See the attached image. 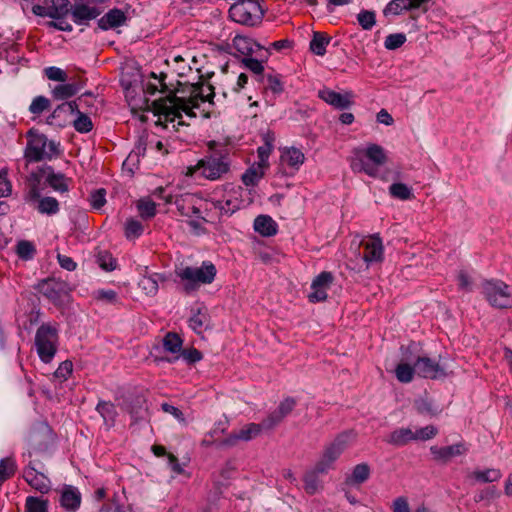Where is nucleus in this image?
Returning a JSON list of instances; mask_svg holds the SVG:
<instances>
[{
    "instance_id": "nucleus-61",
    "label": "nucleus",
    "mask_w": 512,
    "mask_h": 512,
    "mask_svg": "<svg viewBox=\"0 0 512 512\" xmlns=\"http://www.w3.org/2000/svg\"><path fill=\"white\" fill-rule=\"evenodd\" d=\"M181 356L190 364L196 363L203 358L202 353L196 348H188L182 350Z\"/></svg>"
},
{
    "instance_id": "nucleus-34",
    "label": "nucleus",
    "mask_w": 512,
    "mask_h": 512,
    "mask_svg": "<svg viewBox=\"0 0 512 512\" xmlns=\"http://www.w3.org/2000/svg\"><path fill=\"white\" fill-rule=\"evenodd\" d=\"M329 42L330 38H328L325 34L315 32L313 39L310 42V49L314 54L323 56L326 53V47Z\"/></svg>"
},
{
    "instance_id": "nucleus-49",
    "label": "nucleus",
    "mask_w": 512,
    "mask_h": 512,
    "mask_svg": "<svg viewBox=\"0 0 512 512\" xmlns=\"http://www.w3.org/2000/svg\"><path fill=\"white\" fill-rule=\"evenodd\" d=\"M357 20L364 30H370L376 23V16L372 11L363 10L357 15Z\"/></svg>"
},
{
    "instance_id": "nucleus-52",
    "label": "nucleus",
    "mask_w": 512,
    "mask_h": 512,
    "mask_svg": "<svg viewBox=\"0 0 512 512\" xmlns=\"http://www.w3.org/2000/svg\"><path fill=\"white\" fill-rule=\"evenodd\" d=\"M96 410L105 420L113 421L116 416L115 406L110 402L100 401L97 404Z\"/></svg>"
},
{
    "instance_id": "nucleus-45",
    "label": "nucleus",
    "mask_w": 512,
    "mask_h": 512,
    "mask_svg": "<svg viewBox=\"0 0 512 512\" xmlns=\"http://www.w3.org/2000/svg\"><path fill=\"white\" fill-rule=\"evenodd\" d=\"M26 512H48V501L37 497H27Z\"/></svg>"
},
{
    "instance_id": "nucleus-25",
    "label": "nucleus",
    "mask_w": 512,
    "mask_h": 512,
    "mask_svg": "<svg viewBox=\"0 0 512 512\" xmlns=\"http://www.w3.org/2000/svg\"><path fill=\"white\" fill-rule=\"evenodd\" d=\"M125 21L126 16L123 11L119 9H112L99 20V26L106 30L121 26Z\"/></svg>"
},
{
    "instance_id": "nucleus-43",
    "label": "nucleus",
    "mask_w": 512,
    "mask_h": 512,
    "mask_svg": "<svg viewBox=\"0 0 512 512\" xmlns=\"http://www.w3.org/2000/svg\"><path fill=\"white\" fill-rule=\"evenodd\" d=\"M61 285L54 280H46L40 285L41 292L50 300L56 301L59 299V290Z\"/></svg>"
},
{
    "instance_id": "nucleus-8",
    "label": "nucleus",
    "mask_w": 512,
    "mask_h": 512,
    "mask_svg": "<svg viewBox=\"0 0 512 512\" xmlns=\"http://www.w3.org/2000/svg\"><path fill=\"white\" fill-rule=\"evenodd\" d=\"M58 331L50 324H42L36 331L35 346L44 363H50L57 352Z\"/></svg>"
},
{
    "instance_id": "nucleus-9",
    "label": "nucleus",
    "mask_w": 512,
    "mask_h": 512,
    "mask_svg": "<svg viewBox=\"0 0 512 512\" xmlns=\"http://www.w3.org/2000/svg\"><path fill=\"white\" fill-rule=\"evenodd\" d=\"M230 18L240 24L255 26L261 22L263 12L257 0L234 3L229 9Z\"/></svg>"
},
{
    "instance_id": "nucleus-56",
    "label": "nucleus",
    "mask_w": 512,
    "mask_h": 512,
    "mask_svg": "<svg viewBox=\"0 0 512 512\" xmlns=\"http://www.w3.org/2000/svg\"><path fill=\"white\" fill-rule=\"evenodd\" d=\"M296 405H297L296 399H294L292 397H286L283 401L280 402V404L276 410L282 417L285 418L287 415H289L294 410Z\"/></svg>"
},
{
    "instance_id": "nucleus-6",
    "label": "nucleus",
    "mask_w": 512,
    "mask_h": 512,
    "mask_svg": "<svg viewBox=\"0 0 512 512\" xmlns=\"http://www.w3.org/2000/svg\"><path fill=\"white\" fill-rule=\"evenodd\" d=\"M357 438L354 430H347L338 434L334 440L323 450L320 460L315 465V472L327 473L333 468L335 461Z\"/></svg>"
},
{
    "instance_id": "nucleus-13",
    "label": "nucleus",
    "mask_w": 512,
    "mask_h": 512,
    "mask_svg": "<svg viewBox=\"0 0 512 512\" xmlns=\"http://www.w3.org/2000/svg\"><path fill=\"white\" fill-rule=\"evenodd\" d=\"M333 275L331 272H321L311 284L312 292L308 295V299L312 303L322 302L327 299V291L329 290L332 282Z\"/></svg>"
},
{
    "instance_id": "nucleus-2",
    "label": "nucleus",
    "mask_w": 512,
    "mask_h": 512,
    "mask_svg": "<svg viewBox=\"0 0 512 512\" xmlns=\"http://www.w3.org/2000/svg\"><path fill=\"white\" fill-rule=\"evenodd\" d=\"M208 153L195 165L187 167V176L202 177L210 181L221 179L230 170V149L216 141L207 144Z\"/></svg>"
},
{
    "instance_id": "nucleus-36",
    "label": "nucleus",
    "mask_w": 512,
    "mask_h": 512,
    "mask_svg": "<svg viewBox=\"0 0 512 512\" xmlns=\"http://www.w3.org/2000/svg\"><path fill=\"white\" fill-rule=\"evenodd\" d=\"M389 193L393 198L400 200H410L414 198L412 188L403 183H393L389 187Z\"/></svg>"
},
{
    "instance_id": "nucleus-48",
    "label": "nucleus",
    "mask_w": 512,
    "mask_h": 512,
    "mask_svg": "<svg viewBox=\"0 0 512 512\" xmlns=\"http://www.w3.org/2000/svg\"><path fill=\"white\" fill-rule=\"evenodd\" d=\"M242 63L246 68H248L251 72H253L256 75L257 81H261L264 79V66L261 61L251 57H246L242 60Z\"/></svg>"
},
{
    "instance_id": "nucleus-18",
    "label": "nucleus",
    "mask_w": 512,
    "mask_h": 512,
    "mask_svg": "<svg viewBox=\"0 0 512 512\" xmlns=\"http://www.w3.org/2000/svg\"><path fill=\"white\" fill-rule=\"evenodd\" d=\"M24 479L25 481L35 490L40 493H47L50 490V481L49 479L42 473L36 471L34 467L28 465L24 469Z\"/></svg>"
},
{
    "instance_id": "nucleus-24",
    "label": "nucleus",
    "mask_w": 512,
    "mask_h": 512,
    "mask_svg": "<svg viewBox=\"0 0 512 512\" xmlns=\"http://www.w3.org/2000/svg\"><path fill=\"white\" fill-rule=\"evenodd\" d=\"M304 153L295 147L285 148L281 154V161L296 170L304 163Z\"/></svg>"
},
{
    "instance_id": "nucleus-41",
    "label": "nucleus",
    "mask_w": 512,
    "mask_h": 512,
    "mask_svg": "<svg viewBox=\"0 0 512 512\" xmlns=\"http://www.w3.org/2000/svg\"><path fill=\"white\" fill-rule=\"evenodd\" d=\"M264 82V90H270L273 94L283 92V83L279 75L268 74L262 80Z\"/></svg>"
},
{
    "instance_id": "nucleus-11",
    "label": "nucleus",
    "mask_w": 512,
    "mask_h": 512,
    "mask_svg": "<svg viewBox=\"0 0 512 512\" xmlns=\"http://www.w3.org/2000/svg\"><path fill=\"white\" fill-rule=\"evenodd\" d=\"M260 423H248L238 430L232 431L219 442L220 446L233 447L240 442H248L258 437L262 432Z\"/></svg>"
},
{
    "instance_id": "nucleus-17",
    "label": "nucleus",
    "mask_w": 512,
    "mask_h": 512,
    "mask_svg": "<svg viewBox=\"0 0 512 512\" xmlns=\"http://www.w3.org/2000/svg\"><path fill=\"white\" fill-rule=\"evenodd\" d=\"M467 448L462 443L453 444L446 447L432 446L430 452L436 461L447 463L453 457L463 455L466 453Z\"/></svg>"
},
{
    "instance_id": "nucleus-42",
    "label": "nucleus",
    "mask_w": 512,
    "mask_h": 512,
    "mask_svg": "<svg viewBox=\"0 0 512 512\" xmlns=\"http://www.w3.org/2000/svg\"><path fill=\"white\" fill-rule=\"evenodd\" d=\"M402 11H411L408 0H391L383 10L385 16L399 15Z\"/></svg>"
},
{
    "instance_id": "nucleus-46",
    "label": "nucleus",
    "mask_w": 512,
    "mask_h": 512,
    "mask_svg": "<svg viewBox=\"0 0 512 512\" xmlns=\"http://www.w3.org/2000/svg\"><path fill=\"white\" fill-rule=\"evenodd\" d=\"M17 255L24 260L32 259L36 253L35 246L32 242L22 240L16 246Z\"/></svg>"
},
{
    "instance_id": "nucleus-62",
    "label": "nucleus",
    "mask_w": 512,
    "mask_h": 512,
    "mask_svg": "<svg viewBox=\"0 0 512 512\" xmlns=\"http://www.w3.org/2000/svg\"><path fill=\"white\" fill-rule=\"evenodd\" d=\"M73 364L71 361L62 362L57 370L55 371V376L59 379L66 380L72 373Z\"/></svg>"
},
{
    "instance_id": "nucleus-33",
    "label": "nucleus",
    "mask_w": 512,
    "mask_h": 512,
    "mask_svg": "<svg viewBox=\"0 0 512 512\" xmlns=\"http://www.w3.org/2000/svg\"><path fill=\"white\" fill-rule=\"evenodd\" d=\"M502 474L498 469H487L484 471H474L471 473L470 477L477 482L480 483H490L498 481L501 478Z\"/></svg>"
},
{
    "instance_id": "nucleus-37",
    "label": "nucleus",
    "mask_w": 512,
    "mask_h": 512,
    "mask_svg": "<svg viewBox=\"0 0 512 512\" xmlns=\"http://www.w3.org/2000/svg\"><path fill=\"white\" fill-rule=\"evenodd\" d=\"M415 372V365L411 366L408 363H399L395 369L396 378L401 383L411 382Z\"/></svg>"
},
{
    "instance_id": "nucleus-16",
    "label": "nucleus",
    "mask_w": 512,
    "mask_h": 512,
    "mask_svg": "<svg viewBox=\"0 0 512 512\" xmlns=\"http://www.w3.org/2000/svg\"><path fill=\"white\" fill-rule=\"evenodd\" d=\"M239 197L240 188L231 189L224 195L223 199H220L215 203V207L218 208L222 214L232 215L241 207L242 201Z\"/></svg>"
},
{
    "instance_id": "nucleus-40",
    "label": "nucleus",
    "mask_w": 512,
    "mask_h": 512,
    "mask_svg": "<svg viewBox=\"0 0 512 512\" xmlns=\"http://www.w3.org/2000/svg\"><path fill=\"white\" fill-rule=\"evenodd\" d=\"M37 210L42 214H56L59 211V203L53 197H44L38 201Z\"/></svg>"
},
{
    "instance_id": "nucleus-29",
    "label": "nucleus",
    "mask_w": 512,
    "mask_h": 512,
    "mask_svg": "<svg viewBox=\"0 0 512 512\" xmlns=\"http://www.w3.org/2000/svg\"><path fill=\"white\" fill-rule=\"evenodd\" d=\"M163 348L166 352L176 354L181 351L183 340L175 332H168L162 341Z\"/></svg>"
},
{
    "instance_id": "nucleus-7",
    "label": "nucleus",
    "mask_w": 512,
    "mask_h": 512,
    "mask_svg": "<svg viewBox=\"0 0 512 512\" xmlns=\"http://www.w3.org/2000/svg\"><path fill=\"white\" fill-rule=\"evenodd\" d=\"M76 114L77 118L72 121L74 129L79 133H88L93 129V123L89 116L79 110L76 101L65 102L58 105L53 112L47 117L49 125H57L59 127L67 126L70 121L60 120L62 115Z\"/></svg>"
},
{
    "instance_id": "nucleus-59",
    "label": "nucleus",
    "mask_w": 512,
    "mask_h": 512,
    "mask_svg": "<svg viewBox=\"0 0 512 512\" xmlns=\"http://www.w3.org/2000/svg\"><path fill=\"white\" fill-rule=\"evenodd\" d=\"M272 149H273V146L269 142H266L265 145L258 147L257 153H258L259 161L257 163L261 164L262 167L269 166L268 158L272 152Z\"/></svg>"
},
{
    "instance_id": "nucleus-5",
    "label": "nucleus",
    "mask_w": 512,
    "mask_h": 512,
    "mask_svg": "<svg viewBox=\"0 0 512 512\" xmlns=\"http://www.w3.org/2000/svg\"><path fill=\"white\" fill-rule=\"evenodd\" d=\"M60 154L59 143L48 140L46 135L30 129L27 132V144L24 158L28 163L51 160Z\"/></svg>"
},
{
    "instance_id": "nucleus-38",
    "label": "nucleus",
    "mask_w": 512,
    "mask_h": 512,
    "mask_svg": "<svg viewBox=\"0 0 512 512\" xmlns=\"http://www.w3.org/2000/svg\"><path fill=\"white\" fill-rule=\"evenodd\" d=\"M137 209L143 219L153 218L156 214V204L149 198L140 199L137 202Z\"/></svg>"
},
{
    "instance_id": "nucleus-31",
    "label": "nucleus",
    "mask_w": 512,
    "mask_h": 512,
    "mask_svg": "<svg viewBox=\"0 0 512 512\" xmlns=\"http://www.w3.org/2000/svg\"><path fill=\"white\" fill-rule=\"evenodd\" d=\"M370 476V467L366 463L357 464L352 474L347 478V482L351 484H361Z\"/></svg>"
},
{
    "instance_id": "nucleus-14",
    "label": "nucleus",
    "mask_w": 512,
    "mask_h": 512,
    "mask_svg": "<svg viewBox=\"0 0 512 512\" xmlns=\"http://www.w3.org/2000/svg\"><path fill=\"white\" fill-rule=\"evenodd\" d=\"M189 327L197 334H202L210 326L208 308L203 303H197L191 308V316L188 320Z\"/></svg>"
},
{
    "instance_id": "nucleus-22",
    "label": "nucleus",
    "mask_w": 512,
    "mask_h": 512,
    "mask_svg": "<svg viewBox=\"0 0 512 512\" xmlns=\"http://www.w3.org/2000/svg\"><path fill=\"white\" fill-rule=\"evenodd\" d=\"M150 77L153 79V82L149 81L145 85V93L149 95H154L157 92L166 93L167 97L171 93H176L173 90H170L165 82V79L167 75L165 73H161L159 76H157L154 72L150 74Z\"/></svg>"
},
{
    "instance_id": "nucleus-26",
    "label": "nucleus",
    "mask_w": 512,
    "mask_h": 512,
    "mask_svg": "<svg viewBox=\"0 0 512 512\" xmlns=\"http://www.w3.org/2000/svg\"><path fill=\"white\" fill-rule=\"evenodd\" d=\"M100 12L95 7L85 4L75 6L72 12V18L77 24H84L86 21L95 19Z\"/></svg>"
},
{
    "instance_id": "nucleus-19",
    "label": "nucleus",
    "mask_w": 512,
    "mask_h": 512,
    "mask_svg": "<svg viewBox=\"0 0 512 512\" xmlns=\"http://www.w3.org/2000/svg\"><path fill=\"white\" fill-rule=\"evenodd\" d=\"M416 373L423 378L435 379L441 373V367L439 363L429 357H418L415 362Z\"/></svg>"
},
{
    "instance_id": "nucleus-55",
    "label": "nucleus",
    "mask_w": 512,
    "mask_h": 512,
    "mask_svg": "<svg viewBox=\"0 0 512 512\" xmlns=\"http://www.w3.org/2000/svg\"><path fill=\"white\" fill-rule=\"evenodd\" d=\"M45 76L52 81L66 82L68 80L67 73L58 67H48L44 70Z\"/></svg>"
},
{
    "instance_id": "nucleus-35",
    "label": "nucleus",
    "mask_w": 512,
    "mask_h": 512,
    "mask_svg": "<svg viewBox=\"0 0 512 512\" xmlns=\"http://www.w3.org/2000/svg\"><path fill=\"white\" fill-rule=\"evenodd\" d=\"M48 10L54 14V19H60L68 12V0H44Z\"/></svg>"
},
{
    "instance_id": "nucleus-60",
    "label": "nucleus",
    "mask_w": 512,
    "mask_h": 512,
    "mask_svg": "<svg viewBox=\"0 0 512 512\" xmlns=\"http://www.w3.org/2000/svg\"><path fill=\"white\" fill-rule=\"evenodd\" d=\"M48 184L58 191H66L67 185L62 174H51L47 177Z\"/></svg>"
},
{
    "instance_id": "nucleus-3",
    "label": "nucleus",
    "mask_w": 512,
    "mask_h": 512,
    "mask_svg": "<svg viewBox=\"0 0 512 512\" xmlns=\"http://www.w3.org/2000/svg\"><path fill=\"white\" fill-rule=\"evenodd\" d=\"M387 160L385 149L373 143L366 148L354 149L350 165L354 172H363L370 177H377L379 167L386 164Z\"/></svg>"
},
{
    "instance_id": "nucleus-32",
    "label": "nucleus",
    "mask_w": 512,
    "mask_h": 512,
    "mask_svg": "<svg viewBox=\"0 0 512 512\" xmlns=\"http://www.w3.org/2000/svg\"><path fill=\"white\" fill-rule=\"evenodd\" d=\"M235 50L244 56H249L253 53V46L255 42L246 36L237 35L232 41Z\"/></svg>"
},
{
    "instance_id": "nucleus-63",
    "label": "nucleus",
    "mask_w": 512,
    "mask_h": 512,
    "mask_svg": "<svg viewBox=\"0 0 512 512\" xmlns=\"http://www.w3.org/2000/svg\"><path fill=\"white\" fill-rule=\"evenodd\" d=\"M391 509L393 512H411L408 500L406 497H397L393 502Z\"/></svg>"
},
{
    "instance_id": "nucleus-51",
    "label": "nucleus",
    "mask_w": 512,
    "mask_h": 512,
    "mask_svg": "<svg viewBox=\"0 0 512 512\" xmlns=\"http://www.w3.org/2000/svg\"><path fill=\"white\" fill-rule=\"evenodd\" d=\"M316 474L318 473L314 471L313 473L306 475L304 478L305 491L310 495L315 494L321 487Z\"/></svg>"
},
{
    "instance_id": "nucleus-4",
    "label": "nucleus",
    "mask_w": 512,
    "mask_h": 512,
    "mask_svg": "<svg viewBox=\"0 0 512 512\" xmlns=\"http://www.w3.org/2000/svg\"><path fill=\"white\" fill-rule=\"evenodd\" d=\"M175 273L180 279L182 291L191 294L201 285L211 284L216 277L217 269L212 262L205 261L200 267H181L176 269Z\"/></svg>"
},
{
    "instance_id": "nucleus-21",
    "label": "nucleus",
    "mask_w": 512,
    "mask_h": 512,
    "mask_svg": "<svg viewBox=\"0 0 512 512\" xmlns=\"http://www.w3.org/2000/svg\"><path fill=\"white\" fill-rule=\"evenodd\" d=\"M83 87L81 79L72 82H62V84L56 85L52 90V96L56 100H66L75 96L79 90Z\"/></svg>"
},
{
    "instance_id": "nucleus-54",
    "label": "nucleus",
    "mask_w": 512,
    "mask_h": 512,
    "mask_svg": "<svg viewBox=\"0 0 512 512\" xmlns=\"http://www.w3.org/2000/svg\"><path fill=\"white\" fill-rule=\"evenodd\" d=\"M97 263L106 271H112L116 268V261L108 252H100L97 256Z\"/></svg>"
},
{
    "instance_id": "nucleus-1",
    "label": "nucleus",
    "mask_w": 512,
    "mask_h": 512,
    "mask_svg": "<svg viewBox=\"0 0 512 512\" xmlns=\"http://www.w3.org/2000/svg\"><path fill=\"white\" fill-rule=\"evenodd\" d=\"M214 87L211 84L203 82L192 85V90L188 98L178 97L176 93H171L167 97H161L152 101L151 110L159 117V121L174 122L178 120L179 125H183L182 112L189 118H196L194 109L199 107L200 102H211L214 97Z\"/></svg>"
},
{
    "instance_id": "nucleus-44",
    "label": "nucleus",
    "mask_w": 512,
    "mask_h": 512,
    "mask_svg": "<svg viewBox=\"0 0 512 512\" xmlns=\"http://www.w3.org/2000/svg\"><path fill=\"white\" fill-rule=\"evenodd\" d=\"M51 106L50 100L45 96H37L35 97L30 106L29 111L33 115H40L44 111L48 110Z\"/></svg>"
},
{
    "instance_id": "nucleus-27",
    "label": "nucleus",
    "mask_w": 512,
    "mask_h": 512,
    "mask_svg": "<svg viewBox=\"0 0 512 512\" xmlns=\"http://www.w3.org/2000/svg\"><path fill=\"white\" fill-rule=\"evenodd\" d=\"M386 441L395 446H403L415 441V434L410 428H399L392 431Z\"/></svg>"
},
{
    "instance_id": "nucleus-12",
    "label": "nucleus",
    "mask_w": 512,
    "mask_h": 512,
    "mask_svg": "<svg viewBox=\"0 0 512 512\" xmlns=\"http://www.w3.org/2000/svg\"><path fill=\"white\" fill-rule=\"evenodd\" d=\"M360 246L363 248V260L367 263L382 262L384 247L378 235H370L364 238Z\"/></svg>"
},
{
    "instance_id": "nucleus-57",
    "label": "nucleus",
    "mask_w": 512,
    "mask_h": 512,
    "mask_svg": "<svg viewBox=\"0 0 512 512\" xmlns=\"http://www.w3.org/2000/svg\"><path fill=\"white\" fill-rule=\"evenodd\" d=\"M438 433V430L436 427L432 425H428L426 427L420 428L414 432L415 434V441L416 440H429L434 438Z\"/></svg>"
},
{
    "instance_id": "nucleus-15",
    "label": "nucleus",
    "mask_w": 512,
    "mask_h": 512,
    "mask_svg": "<svg viewBox=\"0 0 512 512\" xmlns=\"http://www.w3.org/2000/svg\"><path fill=\"white\" fill-rule=\"evenodd\" d=\"M59 504L67 512H76L82 502V495L77 487L64 485L59 490Z\"/></svg>"
},
{
    "instance_id": "nucleus-10",
    "label": "nucleus",
    "mask_w": 512,
    "mask_h": 512,
    "mask_svg": "<svg viewBox=\"0 0 512 512\" xmlns=\"http://www.w3.org/2000/svg\"><path fill=\"white\" fill-rule=\"evenodd\" d=\"M481 289L482 294L493 307L507 308L512 303L509 286L500 280H486L481 284Z\"/></svg>"
},
{
    "instance_id": "nucleus-20",
    "label": "nucleus",
    "mask_w": 512,
    "mask_h": 512,
    "mask_svg": "<svg viewBox=\"0 0 512 512\" xmlns=\"http://www.w3.org/2000/svg\"><path fill=\"white\" fill-rule=\"evenodd\" d=\"M319 98L326 103L336 108H347L351 105L352 93H345L344 95L337 93L330 89H322L318 92Z\"/></svg>"
},
{
    "instance_id": "nucleus-64",
    "label": "nucleus",
    "mask_w": 512,
    "mask_h": 512,
    "mask_svg": "<svg viewBox=\"0 0 512 512\" xmlns=\"http://www.w3.org/2000/svg\"><path fill=\"white\" fill-rule=\"evenodd\" d=\"M96 299L107 303H116L118 296L114 290H99L97 291Z\"/></svg>"
},
{
    "instance_id": "nucleus-53",
    "label": "nucleus",
    "mask_w": 512,
    "mask_h": 512,
    "mask_svg": "<svg viewBox=\"0 0 512 512\" xmlns=\"http://www.w3.org/2000/svg\"><path fill=\"white\" fill-rule=\"evenodd\" d=\"M283 419L284 417H282L275 409L265 419L262 420L260 425L262 426L263 430H271L277 425H279L283 421Z\"/></svg>"
},
{
    "instance_id": "nucleus-23",
    "label": "nucleus",
    "mask_w": 512,
    "mask_h": 512,
    "mask_svg": "<svg viewBox=\"0 0 512 512\" xmlns=\"http://www.w3.org/2000/svg\"><path fill=\"white\" fill-rule=\"evenodd\" d=\"M254 229L264 237H271L277 233V224L270 216L260 215L254 220Z\"/></svg>"
},
{
    "instance_id": "nucleus-58",
    "label": "nucleus",
    "mask_w": 512,
    "mask_h": 512,
    "mask_svg": "<svg viewBox=\"0 0 512 512\" xmlns=\"http://www.w3.org/2000/svg\"><path fill=\"white\" fill-rule=\"evenodd\" d=\"M106 191L105 189H98L91 193L90 204L94 209L102 208L106 203Z\"/></svg>"
},
{
    "instance_id": "nucleus-50",
    "label": "nucleus",
    "mask_w": 512,
    "mask_h": 512,
    "mask_svg": "<svg viewBox=\"0 0 512 512\" xmlns=\"http://www.w3.org/2000/svg\"><path fill=\"white\" fill-rule=\"evenodd\" d=\"M406 42V36L403 33L389 34L384 42L385 48L388 50H395L401 47Z\"/></svg>"
},
{
    "instance_id": "nucleus-30",
    "label": "nucleus",
    "mask_w": 512,
    "mask_h": 512,
    "mask_svg": "<svg viewBox=\"0 0 512 512\" xmlns=\"http://www.w3.org/2000/svg\"><path fill=\"white\" fill-rule=\"evenodd\" d=\"M17 470V465L12 457L4 458L0 461V487L3 483L12 478Z\"/></svg>"
},
{
    "instance_id": "nucleus-47",
    "label": "nucleus",
    "mask_w": 512,
    "mask_h": 512,
    "mask_svg": "<svg viewBox=\"0 0 512 512\" xmlns=\"http://www.w3.org/2000/svg\"><path fill=\"white\" fill-rule=\"evenodd\" d=\"M139 286L147 295H155L159 289L157 275L144 276Z\"/></svg>"
},
{
    "instance_id": "nucleus-28",
    "label": "nucleus",
    "mask_w": 512,
    "mask_h": 512,
    "mask_svg": "<svg viewBox=\"0 0 512 512\" xmlns=\"http://www.w3.org/2000/svg\"><path fill=\"white\" fill-rule=\"evenodd\" d=\"M268 167H262L261 164H253L246 172L242 175V182L246 186L256 185L265 175V171Z\"/></svg>"
},
{
    "instance_id": "nucleus-39",
    "label": "nucleus",
    "mask_w": 512,
    "mask_h": 512,
    "mask_svg": "<svg viewBox=\"0 0 512 512\" xmlns=\"http://www.w3.org/2000/svg\"><path fill=\"white\" fill-rule=\"evenodd\" d=\"M144 231L142 223L138 220L130 218L126 221L124 227L125 237L129 240L138 238Z\"/></svg>"
}]
</instances>
